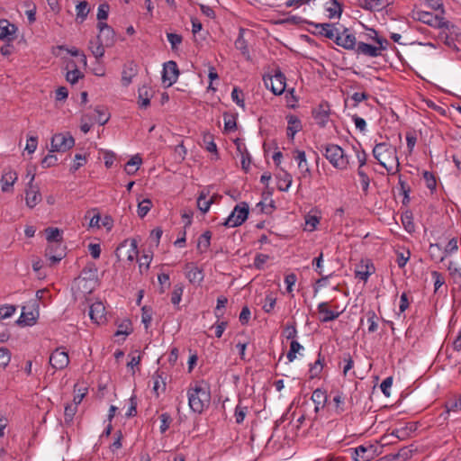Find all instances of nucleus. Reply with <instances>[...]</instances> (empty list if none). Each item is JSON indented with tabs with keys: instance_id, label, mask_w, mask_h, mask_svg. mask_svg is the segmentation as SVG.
Instances as JSON below:
<instances>
[{
	"instance_id": "f257e3e1",
	"label": "nucleus",
	"mask_w": 461,
	"mask_h": 461,
	"mask_svg": "<svg viewBox=\"0 0 461 461\" xmlns=\"http://www.w3.org/2000/svg\"><path fill=\"white\" fill-rule=\"evenodd\" d=\"M188 403L190 409L196 413H202L209 406L211 393L207 386L196 384L187 391Z\"/></svg>"
},
{
	"instance_id": "f03ea898",
	"label": "nucleus",
	"mask_w": 461,
	"mask_h": 461,
	"mask_svg": "<svg viewBox=\"0 0 461 461\" xmlns=\"http://www.w3.org/2000/svg\"><path fill=\"white\" fill-rule=\"evenodd\" d=\"M373 156L384 167H386V162H395L396 172L400 171L401 165L397 156V150L393 145L386 142L377 143L373 149Z\"/></svg>"
},
{
	"instance_id": "7ed1b4c3",
	"label": "nucleus",
	"mask_w": 461,
	"mask_h": 461,
	"mask_svg": "<svg viewBox=\"0 0 461 461\" xmlns=\"http://www.w3.org/2000/svg\"><path fill=\"white\" fill-rule=\"evenodd\" d=\"M324 157L337 169H346L349 164L348 158L344 150L335 144H328L325 146Z\"/></svg>"
},
{
	"instance_id": "20e7f679",
	"label": "nucleus",
	"mask_w": 461,
	"mask_h": 461,
	"mask_svg": "<svg viewBox=\"0 0 461 461\" xmlns=\"http://www.w3.org/2000/svg\"><path fill=\"white\" fill-rule=\"evenodd\" d=\"M249 212V204L245 202L237 204L232 212L224 221L222 225L226 227H238L240 226L248 218Z\"/></svg>"
},
{
	"instance_id": "39448f33",
	"label": "nucleus",
	"mask_w": 461,
	"mask_h": 461,
	"mask_svg": "<svg viewBox=\"0 0 461 461\" xmlns=\"http://www.w3.org/2000/svg\"><path fill=\"white\" fill-rule=\"evenodd\" d=\"M417 19L425 24L436 28H445L448 31L455 28L453 23L448 21H445L443 17L439 16L438 14H433L427 11L418 12Z\"/></svg>"
},
{
	"instance_id": "423d86ee",
	"label": "nucleus",
	"mask_w": 461,
	"mask_h": 461,
	"mask_svg": "<svg viewBox=\"0 0 461 461\" xmlns=\"http://www.w3.org/2000/svg\"><path fill=\"white\" fill-rule=\"evenodd\" d=\"M263 80L266 87L274 95H280L284 93L286 86L285 77L279 69L276 70L273 76H264Z\"/></svg>"
},
{
	"instance_id": "0eeeda50",
	"label": "nucleus",
	"mask_w": 461,
	"mask_h": 461,
	"mask_svg": "<svg viewBox=\"0 0 461 461\" xmlns=\"http://www.w3.org/2000/svg\"><path fill=\"white\" fill-rule=\"evenodd\" d=\"M50 152H65L75 145V140L69 133H58L51 138Z\"/></svg>"
},
{
	"instance_id": "6e6552de",
	"label": "nucleus",
	"mask_w": 461,
	"mask_h": 461,
	"mask_svg": "<svg viewBox=\"0 0 461 461\" xmlns=\"http://www.w3.org/2000/svg\"><path fill=\"white\" fill-rule=\"evenodd\" d=\"M334 42L345 50H355L357 45L355 35L348 28H344L341 32L336 31Z\"/></svg>"
},
{
	"instance_id": "1a4fd4ad",
	"label": "nucleus",
	"mask_w": 461,
	"mask_h": 461,
	"mask_svg": "<svg viewBox=\"0 0 461 461\" xmlns=\"http://www.w3.org/2000/svg\"><path fill=\"white\" fill-rule=\"evenodd\" d=\"M97 29L99 30V34L96 39L104 44L106 48H110L115 44V32L111 26L106 23L98 22Z\"/></svg>"
},
{
	"instance_id": "9d476101",
	"label": "nucleus",
	"mask_w": 461,
	"mask_h": 461,
	"mask_svg": "<svg viewBox=\"0 0 461 461\" xmlns=\"http://www.w3.org/2000/svg\"><path fill=\"white\" fill-rule=\"evenodd\" d=\"M137 248V241L135 240L131 241L130 246H128L125 241L117 248L116 256L119 259H122L125 257L128 261L132 262L138 256Z\"/></svg>"
},
{
	"instance_id": "9b49d317",
	"label": "nucleus",
	"mask_w": 461,
	"mask_h": 461,
	"mask_svg": "<svg viewBox=\"0 0 461 461\" xmlns=\"http://www.w3.org/2000/svg\"><path fill=\"white\" fill-rule=\"evenodd\" d=\"M69 364V357L68 352L57 348L50 356V365L55 370H61L68 366Z\"/></svg>"
},
{
	"instance_id": "f8f14e48",
	"label": "nucleus",
	"mask_w": 461,
	"mask_h": 461,
	"mask_svg": "<svg viewBox=\"0 0 461 461\" xmlns=\"http://www.w3.org/2000/svg\"><path fill=\"white\" fill-rule=\"evenodd\" d=\"M179 70L175 61L170 60L164 64L162 79L163 83L171 86L177 79Z\"/></svg>"
},
{
	"instance_id": "ddd939ff",
	"label": "nucleus",
	"mask_w": 461,
	"mask_h": 461,
	"mask_svg": "<svg viewBox=\"0 0 461 461\" xmlns=\"http://www.w3.org/2000/svg\"><path fill=\"white\" fill-rule=\"evenodd\" d=\"M35 175H32L30 178V182L28 184V188L26 190V204L30 208H33L41 201V194L40 193L39 188L36 185H33L32 182L34 181Z\"/></svg>"
},
{
	"instance_id": "4468645a",
	"label": "nucleus",
	"mask_w": 461,
	"mask_h": 461,
	"mask_svg": "<svg viewBox=\"0 0 461 461\" xmlns=\"http://www.w3.org/2000/svg\"><path fill=\"white\" fill-rule=\"evenodd\" d=\"M18 28L6 19L0 20V40L12 41L16 39Z\"/></svg>"
},
{
	"instance_id": "2eb2a0df",
	"label": "nucleus",
	"mask_w": 461,
	"mask_h": 461,
	"mask_svg": "<svg viewBox=\"0 0 461 461\" xmlns=\"http://www.w3.org/2000/svg\"><path fill=\"white\" fill-rule=\"evenodd\" d=\"M89 316L93 322L102 324L106 321L105 307L102 302H95L90 306Z\"/></svg>"
},
{
	"instance_id": "dca6fc26",
	"label": "nucleus",
	"mask_w": 461,
	"mask_h": 461,
	"mask_svg": "<svg viewBox=\"0 0 461 461\" xmlns=\"http://www.w3.org/2000/svg\"><path fill=\"white\" fill-rule=\"evenodd\" d=\"M185 269V276L190 283L199 285L203 280L204 275L203 270L194 263H187Z\"/></svg>"
},
{
	"instance_id": "f3484780",
	"label": "nucleus",
	"mask_w": 461,
	"mask_h": 461,
	"mask_svg": "<svg viewBox=\"0 0 461 461\" xmlns=\"http://www.w3.org/2000/svg\"><path fill=\"white\" fill-rule=\"evenodd\" d=\"M315 29H320V32H314L313 33L319 36H323L327 39L334 41L336 38V31H339L333 23H310Z\"/></svg>"
},
{
	"instance_id": "a211bd4d",
	"label": "nucleus",
	"mask_w": 461,
	"mask_h": 461,
	"mask_svg": "<svg viewBox=\"0 0 461 461\" xmlns=\"http://www.w3.org/2000/svg\"><path fill=\"white\" fill-rule=\"evenodd\" d=\"M312 116L318 125L321 127H325L330 117L329 105L327 104H321L312 111Z\"/></svg>"
},
{
	"instance_id": "6ab92c4d",
	"label": "nucleus",
	"mask_w": 461,
	"mask_h": 461,
	"mask_svg": "<svg viewBox=\"0 0 461 461\" xmlns=\"http://www.w3.org/2000/svg\"><path fill=\"white\" fill-rule=\"evenodd\" d=\"M318 312L321 315L320 321L321 322L332 321L339 318L341 312H334L329 309V303L326 302L321 303L318 305Z\"/></svg>"
},
{
	"instance_id": "aec40b11",
	"label": "nucleus",
	"mask_w": 461,
	"mask_h": 461,
	"mask_svg": "<svg viewBox=\"0 0 461 461\" xmlns=\"http://www.w3.org/2000/svg\"><path fill=\"white\" fill-rule=\"evenodd\" d=\"M137 65L133 61L126 63L122 72V86H128L132 82V78L137 75Z\"/></svg>"
},
{
	"instance_id": "412c9836",
	"label": "nucleus",
	"mask_w": 461,
	"mask_h": 461,
	"mask_svg": "<svg viewBox=\"0 0 461 461\" xmlns=\"http://www.w3.org/2000/svg\"><path fill=\"white\" fill-rule=\"evenodd\" d=\"M286 120H287V123H288L287 137L290 138L291 140H294V135L297 132H299L303 128L302 122H301L300 119L296 115H294V114H288L286 116Z\"/></svg>"
},
{
	"instance_id": "4be33fe9",
	"label": "nucleus",
	"mask_w": 461,
	"mask_h": 461,
	"mask_svg": "<svg viewBox=\"0 0 461 461\" xmlns=\"http://www.w3.org/2000/svg\"><path fill=\"white\" fill-rule=\"evenodd\" d=\"M138 104L140 108H147L150 104V98L152 97L154 91L151 87L142 86L138 91Z\"/></svg>"
},
{
	"instance_id": "5701e85b",
	"label": "nucleus",
	"mask_w": 461,
	"mask_h": 461,
	"mask_svg": "<svg viewBox=\"0 0 461 461\" xmlns=\"http://www.w3.org/2000/svg\"><path fill=\"white\" fill-rule=\"evenodd\" d=\"M356 52L371 58H375L380 55L379 48L362 41L357 43Z\"/></svg>"
},
{
	"instance_id": "b1692460",
	"label": "nucleus",
	"mask_w": 461,
	"mask_h": 461,
	"mask_svg": "<svg viewBox=\"0 0 461 461\" xmlns=\"http://www.w3.org/2000/svg\"><path fill=\"white\" fill-rule=\"evenodd\" d=\"M393 0H359L361 6L367 10L380 11L393 3Z\"/></svg>"
},
{
	"instance_id": "393cba45",
	"label": "nucleus",
	"mask_w": 461,
	"mask_h": 461,
	"mask_svg": "<svg viewBox=\"0 0 461 461\" xmlns=\"http://www.w3.org/2000/svg\"><path fill=\"white\" fill-rule=\"evenodd\" d=\"M45 256L50 259V265H55L66 256L65 248H59V251L54 253L53 246H48L45 250Z\"/></svg>"
},
{
	"instance_id": "a878e982",
	"label": "nucleus",
	"mask_w": 461,
	"mask_h": 461,
	"mask_svg": "<svg viewBox=\"0 0 461 461\" xmlns=\"http://www.w3.org/2000/svg\"><path fill=\"white\" fill-rule=\"evenodd\" d=\"M354 454L355 461H369L373 455L372 447L358 446L354 449Z\"/></svg>"
},
{
	"instance_id": "bb28decb",
	"label": "nucleus",
	"mask_w": 461,
	"mask_h": 461,
	"mask_svg": "<svg viewBox=\"0 0 461 461\" xmlns=\"http://www.w3.org/2000/svg\"><path fill=\"white\" fill-rule=\"evenodd\" d=\"M17 180V174L14 171L9 170L3 174L1 178L2 191L8 192L10 187L14 185Z\"/></svg>"
},
{
	"instance_id": "cd10ccee",
	"label": "nucleus",
	"mask_w": 461,
	"mask_h": 461,
	"mask_svg": "<svg viewBox=\"0 0 461 461\" xmlns=\"http://www.w3.org/2000/svg\"><path fill=\"white\" fill-rule=\"evenodd\" d=\"M105 48L106 46L97 39L89 41V50L97 61L104 57Z\"/></svg>"
},
{
	"instance_id": "c85d7f7f",
	"label": "nucleus",
	"mask_w": 461,
	"mask_h": 461,
	"mask_svg": "<svg viewBox=\"0 0 461 461\" xmlns=\"http://www.w3.org/2000/svg\"><path fill=\"white\" fill-rule=\"evenodd\" d=\"M77 11V22L82 23L87 17L90 8L86 1L79 2L76 6Z\"/></svg>"
},
{
	"instance_id": "c756f323",
	"label": "nucleus",
	"mask_w": 461,
	"mask_h": 461,
	"mask_svg": "<svg viewBox=\"0 0 461 461\" xmlns=\"http://www.w3.org/2000/svg\"><path fill=\"white\" fill-rule=\"evenodd\" d=\"M312 400L315 403V410L318 411L320 408H323L327 402V395L324 391L316 389L313 391Z\"/></svg>"
},
{
	"instance_id": "7c9ffc66",
	"label": "nucleus",
	"mask_w": 461,
	"mask_h": 461,
	"mask_svg": "<svg viewBox=\"0 0 461 461\" xmlns=\"http://www.w3.org/2000/svg\"><path fill=\"white\" fill-rule=\"evenodd\" d=\"M37 316L32 312H26L25 307L23 308V312L17 321L19 325L32 326L36 322Z\"/></svg>"
},
{
	"instance_id": "2f4dec72",
	"label": "nucleus",
	"mask_w": 461,
	"mask_h": 461,
	"mask_svg": "<svg viewBox=\"0 0 461 461\" xmlns=\"http://www.w3.org/2000/svg\"><path fill=\"white\" fill-rule=\"evenodd\" d=\"M211 238H212V233L209 230L204 231L199 237L198 243H197V249L201 253L205 252L209 249L210 244H211Z\"/></svg>"
},
{
	"instance_id": "473e14b6",
	"label": "nucleus",
	"mask_w": 461,
	"mask_h": 461,
	"mask_svg": "<svg viewBox=\"0 0 461 461\" xmlns=\"http://www.w3.org/2000/svg\"><path fill=\"white\" fill-rule=\"evenodd\" d=\"M48 243L62 242L61 230L58 228L49 227L45 230Z\"/></svg>"
},
{
	"instance_id": "72a5a7b5",
	"label": "nucleus",
	"mask_w": 461,
	"mask_h": 461,
	"mask_svg": "<svg viewBox=\"0 0 461 461\" xmlns=\"http://www.w3.org/2000/svg\"><path fill=\"white\" fill-rule=\"evenodd\" d=\"M213 202V197L207 200L206 194L202 192L197 198V207L202 212L205 213L209 211L210 206Z\"/></svg>"
},
{
	"instance_id": "f704fd0d",
	"label": "nucleus",
	"mask_w": 461,
	"mask_h": 461,
	"mask_svg": "<svg viewBox=\"0 0 461 461\" xmlns=\"http://www.w3.org/2000/svg\"><path fill=\"white\" fill-rule=\"evenodd\" d=\"M141 163V158L139 155H136L126 163L124 169L127 174L133 175L137 171L138 166H140Z\"/></svg>"
},
{
	"instance_id": "c9c22d12",
	"label": "nucleus",
	"mask_w": 461,
	"mask_h": 461,
	"mask_svg": "<svg viewBox=\"0 0 461 461\" xmlns=\"http://www.w3.org/2000/svg\"><path fill=\"white\" fill-rule=\"evenodd\" d=\"M244 32H245L244 29H240V30L239 36H238L237 40L235 41V48L237 50H240V52L243 55H248L249 56L248 44H247V41H245V39L243 37Z\"/></svg>"
},
{
	"instance_id": "e433bc0d",
	"label": "nucleus",
	"mask_w": 461,
	"mask_h": 461,
	"mask_svg": "<svg viewBox=\"0 0 461 461\" xmlns=\"http://www.w3.org/2000/svg\"><path fill=\"white\" fill-rule=\"evenodd\" d=\"M323 361L324 357L321 356V353H319L318 359L314 362V364L311 365L310 367L311 378L317 377L321 374L323 368Z\"/></svg>"
},
{
	"instance_id": "4c0bfd02",
	"label": "nucleus",
	"mask_w": 461,
	"mask_h": 461,
	"mask_svg": "<svg viewBox=\"0 0 461 461\" xmlns=\"http://www.w3.org/2000/svg\"><path fill=\"white\" fill-rule=\"evenodd\" d=\"M224 129L226 131H233L237 128L236 115L232 113H225L223 114Z\"/></svg>"
},
{
	"instance_id": "58836bf2",
	"label": "nucleus",
	"mask_w": 461,
	"mask_h": 461,
	"mask_svg": "<svg viewBox=\"0 0 461 461\" xmlns=\"http://www.w3.org/2000/svg\"><path fill=\"white\" fill-rule=\"evenodd\" d=\"M292 181V176L288 172L284 171L283 176L278 177V189L280 191H287Z\"/></svg>"
},
{
	"instance_id": "ea45409f",
	"label": "nucleus",
	"mask_w": 461,
	"mask_h": 461,
	"mask_svg": "<svg viewBox=\"0 0 461 461\" xmlns=\"http://www.w3.org/2000/svg\"><path fill=\"white\" fill-rule=\"evenodd\" d=\"M152 207V202L149 199H143L138 204V215L144 218Z\"/></svg>"
},
{
	"instance_id": "a19ab883",
	"label": "nucleus",
	"mask_w": 461,
	"mask_h": 461,
	"mask_svg": "<svg viewBox=\"0 0 461 461\" xmlns=\"http://www.w3.org/2000/svg\"><path fill=\"white\" fill-rule=\"evenodd\" d=\"M77 411V408L76 405L68 403L65 406L64 420L67 425H70L72 423Z\"/></svg>"
},
{
	"instance_id": "79ce46f5",
	"label": "nucleus",
	"mask_w": 461,
	"mask_h": 461,
	"mask_svg": "<svg viewBox=\"0 0 461 461\" xmlns=\"http://www.w3.org/2000/svg\"><path fill=\"white\" fill-rule=\"evenodd\" d=\"M89 281L90 280L87 279V277L78 276L77 278L75 279L74 285L77 287L78 290H81L82 293L89 294L93 289L92 287H89L87 285Z\"/></svg>"
},
{
	"instance_id": "37998d69",
	"label": "nucleus",
	"mask_w": 461,
	"mask_h": 461,
	"mask_svg": "<svg viewBox=\"0 0 461 461\" xmlns=\"http://www.w3.org/2000/svg\"><path fill=\"white\" fill-rule=\"evenodd\" d=\"M399 185H400V194L403 195L402 203L404 205L410 203V193L411 188L406 185V183L402 179V176H399Z\"/></svg>"
},
{
	"instance_id": "c03bdc74",
	"label": "nucleus",
	"mask_w": 461,
	"mask_h": 461,
	"mask_svg": "<svg viewBox=\"0 0 461 461\" xmlns=\"http://www.w3.org/2000/svg\"><path fill=\"white\" fill-rule=\"evenodd\" d=\"M80 77H83V74L77 68L76 65L72 66V69L68 70L66 75V79L70 84H76Z\"/></svg>"
},
{
	"instance_id": "a18cd8bd",
	"label": "nucleus",
	"mask_w": 461,
	"mask_h": 461,
	"mask_svg": "<svg viewBox=\"0 0 461 461\" xmlns=\"http://www.w3.org/2000/svg\"><path fill=\"white\" fill-rule=\"evenodd\" d=\"M11 360V351L5 347L0 348V369H5Z\"/></svg>"
},
{
	"instance_id": "49530a36",
	"label": "nucleus",
	"mask_w": 461,
	"mask_h": 461,
	"mask_svg": "<svg viewBox=\"0 0 461 461\" xmlns=\"http://www.w3.org/2000/svg\"><path fill=\"white\" fill-rule=\"evenodd\" d=\"M429 252L433 259H439V261H442L445 258V253L441 251V248L438 244H430Z\"/></svg>"
},
{
	"instance_id": "de8ad7c7",
	"label": "nucleus",
	"mask_w": 461,
	"mask_h": 461,
	"mask_svg": "<svg viewBox=\"0 0 461 461\" xmlns=\"http://www.w3.org/2000/svg\"><path fill=\"white\" fill-rule=\"evenodd\" d=\"M154 379V385H153V391L156 393L157 396H158V389H161L162 392H165L166 390V382L162 378V375H159L158 372L153 376Z\"/></svg>"
},
{
	"instance_id": "09e8293b",
	"label": "nucleus",
	"mask_w": 461,
	"mask_h": 461,
	"mask_svg": "<svg viewBox=\"0 0 461 461\" xmlns=\"http://www.w3.org/2000/svg\"><path fill=\"white\" fill-rule=\"evenodd\" d=\"M152 321V309L148 306H144L141 309V321L145 325L146 330L149 328Z\"/></svg>"
},
{
	"instance_id": "8fccbe9b",
	"label": "nucleus",
	"mask_w": 461,
	"mask_h": 461,
	"mask_svg": "<svg viewBox=\"0 0 461 461\" xmlns=\"http://www.w3.org/2000/svg\"><path fill=\"white\" fill-rule=\"evenodd\" d=\"M131 331H132L131 322L129 320H127L118 326V330L114 335L115 336H120V335L127 336V335L131 334Z\"/></svg>"
},
{
	"instance_id": "3c124183",
	"label": "nucleus",
	"mask_w": 461,
	"mask_h": 461,
	"mask_svg": "<svg viewBox=\"0 0 461 461\" xmlns=\"http://www.w3.org/2000/svg\"><path fill=\"white\" fill-rule=\"evenodd\" d=\"M445 408L447 415H448L451 411H461V397L454 401H448L446 402Z\"/></svg>"
},
{
	"instance_id": "603ef678",
	"label": "nucleus",
	"mask_w": 461,
	"mask_h": 461,
	"mask_svg": "<svg viewBox=\"0 0 461 461\" xmlns=\"http://www.w3.org/2000/svg\"><path fill=\"white\" fill-rule=\"evenodd\" d=\"M167 38L171 44V48L173 50H176L177 47L182 43L183 38L180 34L168 32L167 33Z\"/></svg>"
},
{
	"instance_id": "864d4df0",
	"label": "nucleus",
	"mask_w": 461,
	"mask_h": 461,
	"mask_svg": "<svg viewBox=\"0 0 461 461\" xmlns=\"http://www.w3.org/2000/svg\"><path fill=\"white\" fill-rule=\"evenodd\" d=\"M357 175L360 177V183H361V185H362L363 192L365 194H367L368 187H369V183H370L369 176L361 168H357Z\"/></svg>"
},
{
	"instance_id": "5fc2aeb1",
	"label": "nucleus",
	"mask_w": 461,
	"mask_h": 461,
	"mask_svg": "<svg viewBox=\"0 0 461 461\" xmlns=\"http://www.w3.org/2000/svg\"><path fill=\"white\" fill-rule=\"evenodd\" d=\"M439 39L450 49H452L454 51L458 52L459 48L455 43V41L453 38L448 36L446 32H441L439 34Z\"/></svg>"
},
{
	"instance_id": "6e6d98bb",
	"label": "nucleus",
	"mask_w": 461,
	"mask_h": 461,
	"mask_svg": "<svg viewBox=\"0 0 461 461\" xmlns=\"http://www.w3.org/2000/svg\"><path fill=\"white\" fill-rule=\"evenodd\" d=\"M110 6L107 3L99 5L97 11V20L103 22L108 18Z\"/></svg>"
},
{
	"instance_id": "4d7b16f0",
	"label": "nucleus",
	"mask_w": 461,
	"mask_h": 461,
	"mask_svg": "<svg viewBox=\"0 0 461 461\" xmlns=\"http://www.w3.org/2000/svg\"><path fill=\"white\" fill-rule=\"evenodd\" d=\"M367 321L369 322L368 332L373 333L377 330V323L376 319L377 316L374 311H368L367 313Z\"/></svg>"
},
{
	"instance_id": "13d9d810",
	"label": "nucleus",
	"mask_w": 461,
	"mask_h": 461,
	"mask_svg": "<svg viewBox=\"0 0 461 461\" xmlns=\"http://www.w3.org/2000/svg\"><path fill=\"white\" fill-rule=\"evenodd\" d=\"M159 419L161 421L160 432L163 434L168 429V428L172 422V418L167 412H165L159 416Z\"/></svg>"
},
{
	"instance_id": "bf43d9fd",
	"label": "nucleus",
	"mask_w": 461,
	"mask_h": 461,
	"mask_svg": "<svg viewBox=\"0 0 461 461\" xmlns=\"http://www.w3.org/2000/svg\"><path fill=\"white\" fill-rule=\"evenodd\" d=\"M97 269L95 267L94 264L91 266H87L83 268L81 277H87V279L90 280V282H93L94 279L96 276Z\"/></svg>"
},
{
	"instance_id": "052dcab7",
	"label": "nucleus",
	"mask_w": 461,
	"mask_h": 461,
	"mask_svg": "<svg viewBox=\"0 0 461 461\" xmlns=\"http://www.w3.org/2000/svg\"><path fill=\"white\" fill-rule=\"evenodd\" d=\"M319 221L320 218L316 215L307 214L305 216V224L309 231L314 230Z\"/></svg>"
},
{
	"instance_id": "680f3d73",
	"label": "nucleus",
	"mask_w": 461,
	"mask_h": 461,
	"mask_svg": "<svg viewBox=\"0 0 461 461\" xmlns=\"http://www.w3.org/2000/svg\"><path fill=\"white\" fill-rule=\"evenodd\" d=\"M183 286L180 285H176L174 286V290L172 292V295H171V303L174 304V305H176L180 303L181 301V297H182V294H183Z\"/></svg>"
},
{
	"instance_id": "e2e57ef3",
	"label": "nucleus",
	"mask_w": 461,
	"mask_h": 461,
	"mask_svg": "<svg viewBox=\"0 0 461 461\" xmlns=\"http://www.w3.org/2000/svg\"><path fill=\"white\" fill-rule=\"evenodd\" d=\"M423 177L426 181V185L431 191L436 189L437 182L434 175L429 171H424Z\"/></svg>"
},
{
	"instance_id": "0e129e2a",
	"label": "nucleus",
	"mask_w": 461,
	"mask_h": 461,
	"mask_svg": "<svg viewBox=\"0 0 461 461\" xmlns=\"http://www.w3.org/2000/svg\"><path fill=\"white\" fill-rule=\"evenodd\" d=\"M247 414V407H242L241 405L238 404L235 409V420L236 423L240 424L243 422L245 417Z\"/></svg>"
},
{
	"instance_id": "69168bd1",
	"label": "nucleus",
	"mask_w": 461,
	"mask_h": 461,
	"mask_svg": "<svg viewBox=\"0 0 461 461\" xmlns=\"http://www.w3.org/2000/svg\"><path fill=\"white\" fill-rule=\"evenodd\" d=\"M14 305H5L0 308V320L10 318L15 312Z\"/></svg>"
},
{
	"instance_id": "338daca9",
	"label": "nucleus",
	"mask_w": 461,
	"mask_h": 461,
	"mask_svg": "<svg viewBox=\"0 0 461 461\" xmlns=\"http://www.w3.org/2000/svg\"><path fill=\"white\" fill-rule=\"evenodd\" d=\"M57 162H58V158L56 155L48 154L41 160V166L44 168H48V167L55 166L57 164Z\"/></svg>"
},
{
	"instance_id": "774afa93",
	"label": "nucleus",
	"mask_w": 461,
	"mask_h": 461,
	"mask_svg": "<svg viewBox=\"0 0 461 461\" xmlns=\"http://www.w3.org/2000/svg\"><path fill=\"white\" fill-rule=\"evenodd\" d=\"M95 112L98 114L97 118L95 119L96 122L100 125H104L108 122V120H109V116L106 114L103 108L97 106L95 109Z\"/></svg>"
}]
</instances>
